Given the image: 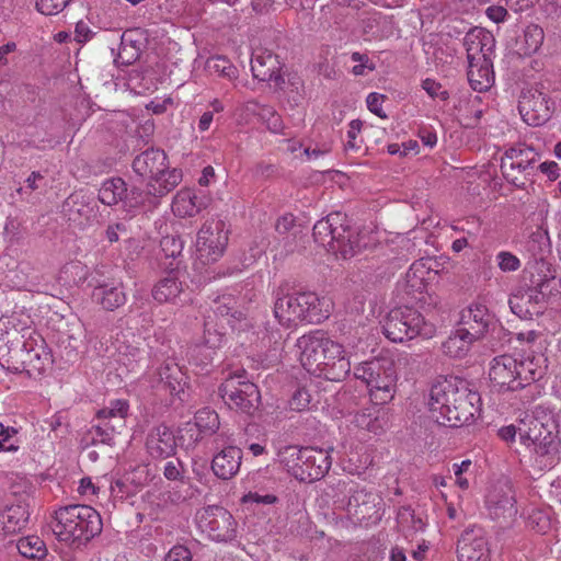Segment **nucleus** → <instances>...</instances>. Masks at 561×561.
I'll use <instances>...</instances> for the list:
<instances>
[{"label": "nucleus", "mask_w": 561, "mask_h": 561, "mask_svg": "<svg viewBox=\"0 0 561 561\" xmlns=\"http://www.w3.org/2000/svg\"><path fill=\"white\" fill-rule=\"evenodd\" d=\"M497 327V320L488 307L473 302L460 311L458 328L469 340H480Z\"/></svg>", "instance_id": "16"}, {"label": "nucleus", "mask_w": 561, "mask_h": 561, "mask_svg": "<svg viewBox=\"0 0 561 561\" xmlns=\"http://www.w3.org/2000/svg\"><path fill=\"white\" fill-rule=\"evenodd\" d=\"M424 273L423 265L412 264L404 278L398 283L397 290L405 305L415 304L420 308L430 311V308L436 307L438 300L436 296L428 291Z\"/></svg>", "instance_id": "15"}, {"label": "nucleus", "mask_w": 561, "mask_h": 561, "mask_svg": "<svg viewBox=\"0 0 561 561\" xmlns=\"http://www.w3.org/2000/svg\"><path fill=\"white\" fill-rule=\"evenodd\" d=\"M225 248H196L194 252V268L203 273L206 267L217 262L224 255Z\"/></svg>", "instance_id": "47"}, {"label": "nucleus", "mask_w": 561, "mask_h": 561, "mask_svg": "<svg viewBox=\"0 0 561 561\" xmlns=\"http://www.w3.org/2000/svg\"><path fill=\"white\" fill-rule=\"evenodd\" d=\"M398 524L407 537L421 533L425 528L422 517L415 515L410 508H403L399 512Z\"/></svg>", "instance_id": "45"}, {"label": "nucleus", "mask_w": 561, "mask_h": 561, "mask_svg": "<svg viewBox=\"0 0 561 561\" xmlns=\"http://www.w3.org/2000/svg\"><path fill=\"white\" fill-rule=\"evenodd\" d=\"M539 378L535 364L529 358H517L510 354L494 357L489 365V379L499 391H516Z\"/></svg>", "instance_id": "8"}, {"label": "nucleus", "mask_w": 561, "mask_h": 561, "mask_svg": "<svg viewBox=\"0 0 561 561\" xmlns=\"http://www.w3.org/2000/svg\"><path fill=\"white\" fill-rule=\"evenodd\" d=\"M351 59L355 62L352 72L355 76H365L368 72L375 70V64L369 59L367 55L360 53H353Z\"/></svg>", "instance_id": "53"}, {"label": "nucleus", "mask_w": 561, "mask_h": 561, "mask_svg": "<svg viewBox=\"0 0 561 561\" xmlns=\"http://www.w3.org/2000/svg\"><path fill=\"white\" fill-rule=\"evenodd\" d=\"M468 81L474 91L489 90L494 82L492 60L468 64Z\"/></svg>", "instance_id": "38"}, {"label": "nucleus", "mask_w": 561, "mask_h": 561, "mask_svg": "<svg viewBox=\"0 0 561 561\" xmlns=\"http://www.w3.org/2000/svg\"><path fill=\"white\" fill-rule=\"evenodd\" d=\"M199 530L209 539L227 542L237 536V522L232 514L222 506L209 505L196 514Z\"/></svg>", "instance_id": "13"}, {"label": "nucleus", "mask_w": 561, "mask_h": 561, "mask_svg": "<svg viewBox=\"0 0 561 561\" xmlns=\"http://www.w3.org/2000/svg\"><path fill=\"white\" fill-rule=\"evenodd\" d=\"M527 273L529 276L524 288L526 299L533 304L530 313L539 316L546 309L548 299L559 293L560 279L556 277L550 264L545 261L533 264Z\"/></svg>", "instance_id": "9"}, {"label": "nucleus", "mask_w": 561, "mask_h": 561, "mask_svg": "<svg viewBox=\"0 0 561 561\" xmlns=\"http://www.w3.org/2000/svg\"><path fill=\"white\" fill-rule=\"evenodd\" d=\"M16 434L13 427L4 426L0 423V451L15 450L18 447L11 443L12 437Z\"/></svg>", "instance_id": "58"}, {"label": "nucleus", "mask_w": 561, "mask_h": 561, "mask_svg": "<svg viewBox=\"0 0 561 561\" xmlns=\"http://www.w3.org/2000/svg\"><path fill=\"white\" fill-rule=\"evenodd\" d=\"M157 386L168 390L171 396H178L184 400L181 393H184L185 376L181 367L173 360L167 359L158 369Z\"/></svg>", "instance_id": "32"}, {"label": "nucleus", "mask_w": 561, "mask_h": 561, "mask_svg": "<svg viewBox=\"0 0 561 561\" xmlns=\"http://www.w3.org/2000/svg\"><path fill=\"white\" fill-rule=\"evenodd\" d=\"M157 233L160 237V245H183L186 241L180 236V222H169L164 218H160L154 222Z\"/></svg>", "instance_id": "42"}, {"label": "nucleus", "mask_w": 561, "mask_h": 561, "mask_svg": "<svg viewBox=\"0 0 561 561\" xmlns=\"http://www.w3.org/2000/svg\"><path fill=\"white\" fill-rule=\"evenodd\" d=\"M222 400L230 407L251 414L260 404L261 396L255 383L251 382L244 369L228 375L219 388Z\"/></svg>", "instance_id": "10"}, {"label": "nucleus", "mask_w": 561, "mask_h": 561, "mask_svg": "<svg viewBox=\"0 0 561 561\" xmlns=\"http://www.w3.org/2000/svg\"><path fill=\"white\" fill-rule=\"evenodd\" d=\"M147 44V37L142 30L130 28L121 37V45L115 62L118 65H131L141 55Z\"/></svg>", "instance_id": "28"}, {"label": "nucleus", "mask_w": 561, "mask_h": 561, "mask_svg": "<svg viewBox=\"0 0 561 561\" xmlns=\"http://www.w3.org/2000/svg\"><path fill=\"white\" fill-rule=\"evenodd\" d=\"M473 342H476V340L467 339L460 332V328H457L456 331L443 343L442 348L446 355L454 358H461L467 355L470 350V345Z\"/></svg>", "instance_id": "41"}, {"label": "nucleus", "mask_w": 561, "mask_h": 561, "mask_svg": "<svg viewBox=\"0 0 561 561\" xmlns=\"http://www.w3.org/2000/svg\"><path fill=\"white\" fill-rule=\"evenodd\" d=\"M30 513L23 505H13L0 512V536L14 535L24 529Z\"/></svg>", "instance_id": "34"}, {"label": "nucleus", "mask_w": 561, "mask_h": 561, "mask_svg": "<svg viewBox=\"0 0 561 561\" xmlns=\"http://www.w3.org/2000/svg\"><path fill=\"white\" fill-rule=\"evenodd\" d=\"M479 102L480 98L473 96L469 98L468 100H461L456 106L459 119L465 126L472 127L479 121L482 113L481 110L474 108L472 112L468 110L469 105L474 107V105Z\"/></svg>", "instance_id": "48"}, {"label": "nucleus", "mask_w": 561, "mask_h": 561, "mask_svg": "<svg viewBox=\"0 0 561 561\" xmlns=\"http://www.w3.org/2000/svg\"><path fill=\"white\" fill-rule=\"evenodd\" d=\"M134 171L147 180L150 195L161 197L176 187L183 178L182 170L169 169L168 157L159 149H148L138 154L133 162Z\"/></svg>", "instance_id": "6"}, {"label": "nucleus", "mask_w": 561, "mask_h": 561, "mask_svg": "<svg viewBox=\"0 0 561 561\" xmlns=\"http://www.w3.org/2000/svg\"><path fill=\"white\" fill-rule=\"evenodd\" d=\"M422 88L431 98H437L440 100H446L448 98V92L442 87L439 82L435 81L434 79H425L422 82Z\"/></svg>", "instance_id": "57"}, {"label": "nucleus", "mask_w": 561, "mask_h": 561, "mask_svg": "<svg viewBox=\"0 0 561 561\" xmlns=\"http://www.w3.org/2000/svg\"><path fill=\"white\" fill-rule=\"evenodd\" d=\"M245 110L255 113L271 133L282 134L284 131V122L273 107L267 105L259 106L256 103L249 102L245 105Z\"/></svg>", "instance_id": "39"}, {"label": "nucleus", "mask_w": 561, "mask_h": 561, "mask_svg": "<svg viewBox=\"0 0 561 561\" xmlns=\"http://www.w3.org/2000/svg\"><path fill=\"white\" fill-rule=\"evenodd\" d=\"M92 300L106 311H114L124 306L127 296L122 282H103L92 290Z\"/></svg>", "instance_id": "29"}, {"label": "nucleus", "mask_w": 561, "mask_h": 561, "mask_svg": "<svg viewBox=\"0 0 561 561\" xmlns=\"http://www.w3.org/2000/svg\"><path fill=\"white\" fill-rule=\"evenodd\" d=\"M70 0H37V10L45 15H55L61 12Z\"/></svg>", "instance_id": "54"}, {"label": "nucleus", "mask_w": 561, "mask_h": 561, "mask_svg": "<svg viewBox=\"0 0 561 561\" xmlns=\"http://www.w3.org/2000/svg\"><path fill=\"white\" fill-rule=\"evenodd\" d=\"M422 313L412 306L404 305L389 311L382 323L385 336L394 343H403L417 336L432 339L437 331L430 311Z\"/></svg>", "instance_id": "5"}, {"label": "nucleus", "mask_w": 561, "mask_h": 561, "mask_svg": "<svg viewBox=\"0 0 561 561\" xmlns=\"http://www.w3.org/2000/svg\"><path fill=\"white\" fill-rule=\"evenodd\" d=\"M311 396L305 388L297 389L289 400V408L293 411H305L309 408Z\"/></svg>", "instance_id": "55"}, {"label": "nucleus", "mask_w": 561, "mask_h": 561, "mask_svg": "<svg viewBox=\"0 0 561 561\" xmlns=\"http://www.w3.org/2000/svg\"><path fill=\"white\" fill-rule=\"evenodd\" d=\"M164 561H192V553L184 546H174L164 557Z\"/></svg>", "instance_id": "62"}, {"label": "nucleus", "mask_w": 561, "mask_h": 561, "mask_svg": "<svg viewBox=\"0 0 561 561\" xmlns=\"http://www.w3.org/2000/svg\"><path fill=\"white\" fill-rule=\"evenodd\" d=\"M354 376L369 388L370 399L376 404L391 401L397 390V369L393 358L380 355L360 363L354 368Z\"/></svg>", "instance_id": "7"}, {"label": "nucleus", "mask_w": 561, "mask_h": 561, "mask_svg": "<svg viewBox=\"0 0 561 561\" xmlns=\"http://www.w3.org/2000/svg\"><path fill=\"white\" fill-rule=\"evenodd\" d=\"M497 260L500 268L504 272L516 271L520 265L517 256L505 251L499 253Z\"/></svg>", "instance_id": "60"}, {"label": "nucleus", "mask_w": 561, "mask_h": 561, "mask_svg": "<svg viewBox=\"0 0 561 561\" xmlns=\"http://www.w3.org/2000/svg\"><path fill=\"white\" fill-rule=\"evenodd\" d=\"M184 467L179 459H172L164 465L163 474L168 480H180L183 478Z\"/></svg>", "instance_id": "59"}, {"label": "nucleus", "mask_w": 561, "mask_h": 561, "mask_svg": "<svg viewBox=\"0 0 561 561\" xmlns=\"http://www.w3.org/2000/svg\"><path fill=\"white\" fill-rule=\"evenodd\" d=\"M96 218V211L93 206L84 205L83 203L78 204V207L71 211L70 220L78 224L79 226H83L89 224L91 220Z\"/></svg>", "instance_id": "52"}, {"label": "nucleus", "mask_w": 561, "mask_h": 561, "mask_svg": "<svg viewBox=\"0 0 561 561\" xmlns=\"http://www.w3.org/2000/svg\"><path fill=\"white\" fill-rule=\"evenodd\" d=\"M194 425L203 435H214L220 426L218 414L210 409H202L196 412Z\"/></svg>", "instance_id": "44"}, {"label": "nucleus", "mask_w": 561, "mask_h": 561, "mask_svg": "<svg viewBox=\"0 0 561 561\" xmlns=\"http://www.w3.org/2000/svg\"><path fill=\"white\" fill-rule=\"evenodd\" d=\"M170 272L152 287V298L158 304L184 305L187 298V286L180 279V262L165 264Z\"/></svg>", "instance_id": "19"}, {"label": "nucleus", "mask_w": 561, "mask_h": 561, "mask_svg": "<svg viewBox=\"0 0 561 561\" xmlns=\"http://www.w3.org/2000/svg\"><path fill=\"white\" fill-rule=\"evenodd\" d=\"M146 448L152 458L164 459L172 456L175 450L173 433L165 425L153 427L148 433Z\"/></svg>", "instance_id": "30"}, {"label": "nucleus", "mask_w": 561, "mask_h": 561, "mask_svg": "<svg viewBox=\"0 0 561 561\" xmlns=\"http://www.w3.org/2000/svg\"><path fill=\"white\" fill-rule=\"evenodd\" d=\"M337 488L348 494V499L343 507L357 522L362 523L380 517L379 506L382 500L376 493L346 481H339Z\"/></svg>", "instance_id": "14"}, {"label": "nucleus", "mask_w": 561, "mask_h": 561, "mask_svg": "<svg viewBox=\"0 0 561 561\" xmlns=\"http://www.w3.org/2000/svg\"><path fill=\"white\" fill-rule=\"evenodd\" d=\"M383 101L385 96L382 94L376 92L369 93L366 99L367 107L371 113L376 114L377 116L386 117V114L382 111Z\"/></svg>", "instance_id": "61"}, {"label": "nucleus", "mask_w": 561, "mask_h": 561, "mask_svg": "<svg viewBox=\"0 0 561 561\" xmlns=\"http://www.w3.org/2000/svg\"><path fill=\"white\" fill-rule=\"evenodd\" d=\"M222 336L217 333L205 332L204 341L195 344L190 350V362L199 367H206L211 364L215 351L221 344Z\"/></svg>", "instance_id": "35"}, {"label": "nucleus", "mask_w": 561, "mask_h": 561, "mask_svg": "<svg viewBox=\"0 0 561 561\" xmlns=\"http://www.w3.org/2000/svg\"><path fill=\"white\" fill-rule=\"evenodd\" d=\"M545 39L543 30L537 24L527 25L524 31V54L536 53Z\"/></svg>", "instance_id": "49"}, {"label": "nucleus", "mask_w": 561, "mask_h": 561, "mask_svg": "<svg viewBox=\"0 0 561 561\" xmlns=\"http://www.w3.org/2000/svg\"><path fill=\"white\" fill-rule=\"evenodd\" d=\"M206 69L210 73L221 77L232 78L236 73V68L232 64L222 56H215L206 61Z\"/></svg>", "instance_id": "51"}, {"label": "nucleus", "mask_w": 561, "mask_h": 561, "mask_svg": "<svg viewBox=\"0 0 561 561\" xmlns=\"http://www.w3.org/2000/svg\"><path fill=\"white\" fill-rule=\"evenodd\" d=\"M196 245H227L228 230L221 219L206 220L197 232Z\"/></svg>", "instance_id": "36"}, {"label": "nucleus", "mask_w": 561, "mask_h": 561, "mask_svg": "<svg viewBox=\"0 0 561 561\" xmlns=\"http://www.w3.org/2000/svg\"><path fill=\"white\" fill-rule=\"evenodd\" d=\"M101 515L89 505H67L58 508L54 515L51 529L59 541L72 548L85 546L101 534Z\"/></svg>", "instance_id": "3"}, {"label": "nucleus", "mask_w": 561, "mask_h": 561, "mask_svg": "<svg viewBox=\"0 0 561 561\" xmlns=\"http://www.w3.org/2000/svg\"><path fill=\"white\" fill-rule=\"evenodd\" d=\"M19 552L28 559H41L46 556V546L37 536H27L19 539L16 543Z\"/></svg>", "instance_id": "43"}, {"label": "nucleus", "mask_w": 561, "mask_h": 561, "mask_svg": "<svg viewBox=\"0 0 561 561\" xmlns=\"http://www.w3.org/2000/svg\"><path fill=\"white\" fill-rule=\"evenodd\" d=\"M380 405L374 403V405L357 412L354 416L355 425L374 434L383 432L387 420L386 412Z\"/></svg>", "instance_id": "37"}, {"label": "nucleus", "mask_w": 561, "mask_h": 561, "mask_svg": "<svg viewBox=\"0 0 561 561\" xmlns=\"http://www.w3.org/2000/svg\"><path fill=\"white\" fill-rule=\"evenodd\" d=\"M243 503H262L273 504L277 501V497L273 494L261 495L256 492H249L242 497Z\"/></svg>", "instance_id": "64"}, {"label": "nucleus", "mask_w": 561, "mask_h": 561, "mask_svg": "<svg viewBox=\"0 0 561 561\" xmlns=\"http://www.w3.org/2000/svg\"><path fill=\"white\" fill-rule=\"evenodd\" d=\"M325 336L320 333L305 334L297 340L296 347L299 352V360L310 374L320 376L321 365L324 358Z\"/></svg>", "instance_id": "24"}, {"label": "nucleus", "mask_w": 561, "mask_h": 561, "mask_svg": "<svg viewBox=\"0 0 561 561\" xmlns=\"http://www.w3.org/2000/svg\"><path fill=\"white\" fill-rule=\"evenodd\" d=\"M241 460V449L230 445L214 456L211 469L219 479L229 480L238 473Z\"/></svg>", "instance_id": "31"}, {"label": "nucleus", "mask_w": 561, "mask_h": 561, "mask_svg": "<svg viewBox=\"0 0 561 561\" xmlns=\"http://www.w3.org/2000/svg\"><path fill=\"white\" fill-rule=\"evenodd\" d=\"M127 234V228L125 224H115L108 226L105 231L106 241L110 243L118 242L121 240L119 236Z\"/></svg>", "instance_id": "63"}, {"label": "nucleus", "mask_w": 561, "mask_h": 561, "mask_svg": "<svg viewBox=\"0 0 561 561\" xmlns=\"http://www.w3.org/2000/svg\"><path fill=\"white\" fill-rule=\"evenodd\" d=\"M99 199L101 203L108 206L115 205L122 201L128 214H131L135 208L144 203V197L140 192L133 190L127 194L126 183L121 178L104 181L99 191Z\"/></svg>", "instance_id": "23"}, {"label": "nucleus", "mask_w": 561, "mask_h": 561, "mask_svg": "<svg viewBox=\"0 0 561 561\" xmlns=\"http://www.w3.org/2000/svg\"><path fill=\"white\" fill-rule=\"evenodd\" d=\"M128 411V401L116 399L96 412L98 424L93 428L102 443L111 444L115 434L121 433L126 425Z\"/></svg>", "instance_id": "18"}, {"label": "nucleus", "mask_w": 561, "mask_h": 561, "mask_svg": "<svg viewBox=\"0 0 561 561\" xmlns=\"http://www.w3.org/2000/svg\"><path fill=\"white\" fill-rule=\"evenodd\" d=\"M459 561H490V549L482 527L468 526L458 539Z\"/></svg>", "instance_id": "20"}, {"label": "nucleus", "mask_w": 561, "mask_h": 561, "mask_svg": "<svg viewBox=\"0 0 561 561\" xmlns=\"http://www.w3.org/2000/svg\"><path fill=\"white\" fill-rule=\"evenodd\" d=\"M362 129V123L357 119H354L348 125L347 130V140L344 145L346 150L357 151L359 149L358 135Z\"/></svg>", "instance_id": "56"}, {"label": "nucleus", "mask_w": 561, "mask_h": 561, "mask_svg": "<svg viewBox=\"0 0 561 561\" xmlns=\"http://www.w3.org/2000/svg\"><path fill=\"white\" fill-rule=\"evenodd\" d=\"M485 505L493 519H511L516 516V499L508 481L494 484L488 492Z\"/></svg>", "instance_id": "21"}, {"label": "nucleus", "mask_w": 561, "mask_h": 561, "mask_svg": "<svg viewBox=\"0 0 561 561\" xmlns=\"http://www.w3.org/2000/svg\"><path fill=\"white\" fill-rule=\"evenodd\" d=\"M519 440L534 447L535 454L542 458L543 466H552L561 445V414L549 408L536 407L531 416L520 420Z\"/></svg>", "instance_id": "2"}, {"label": "nucleus", "mask_w": 561, "mask_h": 561, "mask_svg": "<svg viewBox=\"0 0 561 561\" xmlns=\"http://www.w3.org/2000/svg\"><path fill=\"white\" fill-rule=\"evenodd\" d=\"M538 153L530 147H512L501 159V171L504 179L512 185L524 188L534 174Z\"/></svg>", "instance_id": "12"}, {"label": "nucleus", "mask_w": 561, "mask_h": 561, "mask_svg": "<svg viewBox=\"0 0 561 561\" xmlns=\"http://www.w3.org/2000/svg\"><path fill=\"white\" fill-rule=\"evenodd\" d=\"M344 218L345 216L342 213L335 211L318 220L312 232L317 245H333L334 242H337L339 245H345L344 241L341 240L342 232H345L343 228Z\"/></svg>", "instance_id": "27"}, {"label": "nucleus", "mask_w": 561, "mask_h": 561, "mask_svg": "<svg viewBox=\"0 0 561 561\" xmlns=\"http://www.w3.org/2000/svg\"><path fill=\"white\" fill-rule=\"evenodd\" d=\"M323 355L320 376L331 381H342L351 371V363L345 356L343 345L327 337Z\"/></svg>", "instance_id": "22"}, {"label": "nucleus", "mask_w": 561, "mask_h": 561, "mask_svg": "<svg viewBox=\"0 0 561 561\" xmlns=\"http://www.w3.org/2000/svg\"><path fill=\"white\" fill-rule=\"evenodd\" d=\"M236 299L231 296H222L215 301L214 312L221 318H227V322L232 328L236 321L242 317V313L236 310Z\"/></svg>", "instance_id": "46"}, {"label": "nucleus", "mask_w": 561, "mask_h": 561, "mask_svg": "<svg viewBox=\"0 0 561 561\" xmlns=\"http://www.w3.org/2000/svg\"><path fill=\"white\" fill-rule=\"evenodd\" d=\"M210 204L207 194H198L193 188H181L173 197L172 211L176 217H194Z\"/></svg>", "instance_id": "26"}, {"label": "nucleus", "mask_w": 561, "mask_h": 561, "mask_svg": "<svg viewBox=\"0 0 561 561\" xmlns=\"http://www.w3.org/2000/svg\"><path fill=\"white\" fill-rule=\"evenodd\" d=\"M526 300V293L524 288L512 295L508 300L512 312L520 319H531L534 317V313H530V306H533V304Z\"/></svg>", "instance_id": "50"}, {"label": "nucleus", "mask_w": 561, "mask_h": 561, "mask_svg": "<svg viewBox=\"0 0 561 561\" xmlns=\"http://www.w3.org/2000/svg\"><path fill=\"white\" fill-rule=\"evenodd\" d=\"M285 453L293 458V473L300 481L320 480L332 465L329 451L321 448L288 446Z\"/></svg>", "instance_id": "11"}, {"label": "nucleus", "mask_w": 561, "mask_h": 561, "mask_svg": "<svg viewBox=\"0 0 561 561\" xmlns=\"http://www.w3.org/2000/svg\"><path fill=\"white\" fill-rule=\"evenodd\" d=\"M468 64L492 60L495 39L489 31L482 27L470 30L465 38Z\"/></svg>", "instance_id": "25"}, {"label": "nucleus", "mask_w": 561, "mask_h": 561, "mask_svg": "<svg viewBox=\"0 0 561 561\" xmlns=\"http://www.w3.org/2000/svg\"><path fill=\"white\" fill-rule=\"evenodd\" d=\"M251 71L259 81H277L279 78L277 57L268 50H255L251 58Z\"/></svg>", "instance_id": "33"}, {"label": "nucleus", "mask_w": 561, "mask_h": 561, "mask_svg": "<svg viewBox=\"0 0 561 561\" xmlns=\"http://www.w3.org/2000/svg\"><path fill=\"white\" fill-rule=\"evenodd\" d=\"M124 85L134 94H144L157 89V82L153 80L151 72L138 69H131L128 72Z\"/></svg>", "instance_id": "40"}, {"label": "nucleus", "mask_w": 561, "mask_h": 561, "mask_svg": "<svg viewBox=\"0 0 561 561\" xmlns=\"http://www.w3.org/2000/svg\"><path fill=\"white\" fill-rule=\"evenodd\" d=\"M481 398L469 388L466 380L444 378L430 389L428 410L431 417L442 425L459 427L473 421L480 411Z\"/></svg>", "instance_id": "1"}, {"label": "nucleus", "mask_w": 561, "mask_h": 561, "mask_svg": "<svg viewBox=\"0 0 561 561\" xmlns=\"http://www.w3.org/2000/svg\"><path fill=\"white\" fill-rule=\"evenodd\" d=\"M518 111L523 121L531 126H540L549 121L553 112V102L538 88L523 89Z\"/></svg>", "instance_id": "17"}, {"label": "nucleus", "mask_w": 561, "mask_h": 561, "mask_svg": "<svg viewBox=\"0 0 561 561\" xmlns=\"http://www.w3.org/2000/svg\"><path fill=\"white\" fill-rule=\"evenodd\" d=\"M332 308L330 298L301 293L278 298L274 305V316L283 327L290 328L304 322L320 323L329 318Z\"/></svg>", "instance_id": "4"}]
</instances>
